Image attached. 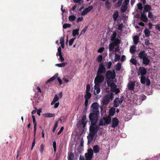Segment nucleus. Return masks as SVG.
Listing matches in <instances>:
<instances>
[{"label":"nucleus","mask_w":160,"mask_h":160,"mask_svg":"<svg viewBox=\"0 0 160 160\" xmlns=\"http://www.w3.org/2000/svg\"><path fill=\"white\" fill-rule=\"evenodd\" d=\"M76 38L75 37L74 38H71L69 41V45L70 46L72 45L74 40L76 39Z\"/></svg>","instance_id":"de8ad7c7"},{"label":"nucleus","mask_w":160,"mask_h":160,"mask_svg":"<svg viewBox=\"0 0 160 160\" xmlns=\"http://www.w3.org/2000/svg\"><path fill=\"white\" fill-rule=\"evenodd\" d=\"M91 94L89 92H86V94L85 95V99H89L91 97Z\"/></svg>","instance_id":"e433bc0d"},{"label":"nucleus","mask_w":160,"mask_h":160,"mask_svg":"<svg viewBox=\"0 0 160 160\" xmlns=\"http://www.w3.org/2000/svg\"><path fill=\"white\" fill-rule=\"evenodd\" d=\"M104 79V75L97 74V76L94 79V83L95 84L100 85L101 83L103 81Z\"/></svg>","instance_id":"423d86ee"},{"label":"nucleus","mask_w":160,"mask_h":160,"mask_svg":"<svg viewBox=\"0 0 160 160\" xmlns=\"http://www.w3.org/2000/svg\"><path fill=\"white\" fill-rule=\"evenodd\" d=\"M113 42L112 43L113 45L115 46H117L119 45L120 43V41L118 38H117L113 41H112Z\"/></svg>","instance_id":"412c9836"},{"label":"nucleus","mask_w":160,"mask_h":160,"mask_svg":"<svg viewBox=\"0 0 160 160\" xmlns=\"http://www.w3.org/2000/svg\"><path fill=\"white\" fill-rule=\"evenodd\" d=\"M123 25L122 23H121L120 24L118 27V29L119 30H122L123 28Z\"/></svg>","instance_id":"680f3d73"},{"label":"nucleus","mask_w":160,"mask_h":160,"mask_svg":"<svg viewBox=\"0 0 160 160\" xmlns=\"http://www.w3.org/2000/svg\"><path fill=\"white\" fill-rule=\"evenodd\" d=\"M144 32L146 36L148 37L150 35V32L148 29H145L144 30Z\"/></svg>","instance_id":"f704fd0d"},{"label":"nucleus","mask_w":160,"mask_h":160,"mask_svg":"<svg viewBox=\"0 0 160 160\" xmlns=\"http://www.w3.org/2000/svg\"><path fill=\"white\" fill-rule=\"evenodd\" d=\"M142 63L146 65H148L150 62V60L148 57V56L142 59Z\"/></svg>","instance_id":"6ab92c4d"},{"label":"nucleus","mask_w":160,"mask_h":160,"mask_svg":"<svg viewBox=\"0 0 160 160\" xmlns=\"http://www.w3.org/2000/svg\"><path fill=\"white\" fill-rule=\"evenodd\" d=\"M74 157V156L72 153H71L68 155V160H73Z\"/></svg>","instance_id":"49530a36"},{"label":"nucleus","mask_w":160,"mask_h":160,"mask_svg":"<svg viewBox=\"0 0 160 160\" xmlns=\"http://www.w3.org/2000/svg\"><path fill=\"white\" fill-rule=\"evenodd\" d=\"M141 82L142 84H145L147 86H149L150 84V81L148 78L145 76H142L141 77Z\"/></svg>","instance_id":"6e6552de"},{"label":"nucleus","mask_w":160,"mask_h":160,"mask_svg":"<svg viewBox=\"0 0 160 160\" xmlns=\"http://www.w3.org/2000/svg\"><path fill=\"white\" fill-rule=\"evenodd\" d=\"M106 76L107 78V82L108 86L110 87L111 91L112 92H115L116 94L119 93L120 90L117 88V85L113 82L115 77V73L112 72L111 71H108L106 73Z\"/></svg>","instance_id":"f257e3e1"},{"label":"nucleus","mask_w":160,"mask_h":160,"mask_svg":"<svg viewBox=\"0 0 160 160\" xmlns=\"http://www.w3.org/2000/svg\"><path fill=\"white\" fill-rule=\"evenodd\" d=\"M102 55H99L97 58V61L99 62H100L102 61Z\"/></svg>","instance_id":"3c124183"},{"label":"nucleus","mask_w":160,"mask_h":160,"mask_svg":"<svg viewBox=\"0 0 160 160\" xmlns=\"http://www.w3.org/2000/svg\"><path fill=\"white\" fill-rule=\"evenodd\" d=\"M148 16L149 18L152 19L153 18V15L152 12H149Z\"/></svg>","instance_id":"bf43d9fd"},{"label":"nucleus","mask_w":160,"mask_h":160,"mask_svg":"<svg viewBox=\"0 0 160 160\" xmlns=\"http://www.w3.org/2000/svg\"><path fill=\"white\" fill-rule=\"evenodd\" d=\"M110 96L109 94L106 95L103 97L102 102L104 104H107L109 103Z\"/></svg>","instance_id":"ddd939ff"},{"label":"nucleus","mask_w":160,"mask_h":160,"mask_svg":"<svg viewBox=\"0 0 160 160\" xmlns=\"http://www.w3.org/2000/svg\"><path fill=\"white\" fill-rule=\"evenodd\" d=\"M115 69L116 71H120L121 67V64L119 62L118 63L115 65Z\"/></svg>","instance_id":"2f4dec72"},{"label":"nucleus","mask_w":160,"mask_h":160,"mask_svg":"<svg viewBox=\"0 0 160 160\" xmlns=\"http://www.w3.org/2000/svg\"><path fill=\"white\" fill-rule=\"evenodd\" d=\"M93 8L92 6H90L84 10L82 12L81 15L82 16H84L87 13L91 11Z\"/></svg>","instance_id":"2eb2a0df"},{"label":"nucleus","mask_w":160,"mask_h":160,"mask_svg":"<svg viewBox=\"0 0 160 160\" xmlns=\"http://www.w3.org/2000/svg\"><path fill=\"white\" fill-rule=\"evenodd\" d=\"M100 85L99 84H95L93 91L94 94L95 95L99 94L100 92L101 89L100 88ZM92 90H93V89H92Z\"/></svg>","instance_id":"9b49d317"},{"label":"nucleus","mask_w":160,"mask_h":160,"mask_svg":"<svg viewBox=\"0 0 160 160\" xmlns=\"http://www.w3.org/2000/svg\"><path fill=\"white\" fill-rule=\"evenodd\" d=\"M67 64L66 62H64L56 64L55 66L59 67H65Z\"/></svg>","instance_id":"473e14b6"},{"label":"nucleus","mask_w":160,"mask_h":160,"mask_svg":"<svg viewBox=\"0 0 160 160\" xmlns=\"http://www.w3.org/2000/svg\"><path fill=\"white\" fill-rule=\"evenodd\" d=\"M145 43L146 45H148L149 44V40L148 39H146L145 40Z\"/></svg>","instance_id":"774afa93"},{"label":"nucleus","mask_w":160,"mask_h":160,"mask_svg":"<svg viewBox=\"0 0 160 160\" xmlns=\"http://www.w3.org/2000/svg\"><path fill=\"white\" fill-rule=\"evenodd\" d=\"M44 150V146L43 144H42L40 146V152L41 153H42Z\"/></svg>","instance_id":"5fc2aeb1"},{"label":"nucleus","mask_w":160,"mask_h":160,"mask_svg":"<svg viewBox=\"0 0 160 160\" xmlns=\"http://www.w3.org/2000/svg\"><path fill=\"white\" fill-rule=\"evenodd\" d=\"M147 72L146 69L144 68L140 67L139 68L138 74V75H142L146 74Z\"/></svg>","instance_id":"4468645a"},{"label":"nucleus","mask_w":160,"mask_h":160,"mask_svg":"<svg viewBox=\"0 0 160 160\" xmlns=\"http://www.w3.org/2000/svg\"><path fill=\"white\" fill-rule=\"evenodd\" d=\"M58 96L57 94H55V96L53 99L51 103V105H53L55 104L54 107L55 108H57L59 105V102L58 101L59 99H61L62 97V92H61Z\"/></svg>","instance_id":"20e7f679"},{"label":"nucleus","mask_w":160,"mask_h":160,"mask_svg":"<svg viewBox=\"0 0 160 160\" xmlns=\"http://www.w3.org/2000/svg\"><path fill=\"white\" fill-rule=\"evenodd\" d=\"M86 116H84L81 120V123L83 125H85L86 123Z\"/></svg>","instance_id":"c9c22d12"},{"label":"nucleus","mask_w":160,"mask_h":160,"mask_svg":"<svg viewBox=\"0 0 160 160\" xmlns=\"http://www.w3.org/2000/svg\"><path fill=\"white\" fill-rule=\"evenodd\" d=\"M122 1V0H118V2L115 5V6L116 8L119 7L121 5Z\"/></svg>","instance_id":"58836bf2"},{"label":"nucleus","mask_w":160,"mask_h":160,"mask_svg":"<svg viewBox=\"0 0 160 160\" xmlns=\"http://www.w3.org/2000/svg\"><path fill=\"white\" fill-rule=\"evenodd\" d=\"M112 65V63L111 62H108L106 65V66L107 68L108 69H110Z\"/></svg>","instance_id":"603ef678"},{"label":"nucleus","mask_w":160,"mask_h":160,"mask_svg":"<svg viewBox=\"0 0 160 160\" xmlns=\"http://www.w3.org/2000/svg\"><path fill=\"white\" fill-rule=\"evenodd\" d=\"M83 19V17H79L77 19L76 22L77 23H78L79 22L81 21Z\"/></svg>","instance_id":"0e129e2a"},{"label":"nucleus","mask_w":160,"mask_h":160,"mask_svg":"<svg viewBox=\"0 0 160 160\" xmlns=\"http://www.w3.org/2000/svg\"><path fill=\"white\" fill-rule=\"evenodd\" d=\"M146 97L142 95L141 96L135 95L133 101L137 105H140L141 103V100L143 101L145 100Z\"/></svg>","instance_id":"39448f33"},{"label":"nucleus","mask_w":160,"mask_h":160,"mask_svg":"<svg viewBox=\"0 0 160 160\" xmlns=\"http://www.w3.org/2000/svg\"><path fill=\"white\" fill-rule=\"evenodd\" d=\"M64 129V127L62 126L61 127L60 130L58 132L57 134L58 135H59L62 131Z\"/></svg>","instance_id":"e2e57ef3"},{"label":"nucleus","mask_w":160,"mask_h":160,"mask_svg":"<svg viewBox=\"0 0 160 160\" xmlns=\"http://www.w3.org/2000/svg\"><path fill=\"white\" fill-rule=\"evenodd\" d=\"M104 50V48H100L98 49V52L101 53Z\"/></svg>","instance_id":"69168bd1"},{"label":"nucleus","mask_w":160,"mask_h":160,"mask_svg":"<svg viewBox=\"0 0 160 160\" xmlns=\"http://www.w3.org/2000/svg\"><path fill=\"white\" fill-rule=\"evenodd\" d=\"M134 83L132 81H130L128 84V89L131 90H133L134 89Z\"/></svg>","instance_id":"f3484780"},{"label":"nucleus","mask_w":160,"mask_h":160,"mask_svg":"<svg viewBox=\"0 0 160 160\" xmlns=\"http://www.w3.org/2000/svg\"><path fill=\"white\" fill-rule=\"evenodd\" d=\"M90 133L87 136L88 144L90 143L92 141L93 137L97 133L99 130V127L96 125V124H92L91 123V125L89 128Z\"/></svg>","instance_id":"7ed1b4c3"},{"label":"nucleus","mask_w":160,"mask_h":160,"mask_svg":"<svg viewBox=\"0 0 160 160\" xmlns=\"http://www.w3.org/2000/svg\"><path fill=\"white\" fill-rule=\"evenodd\" d=\"M71 27V24L69 23H65L63 25V28L66 29L67 28H70Z\"/></svg>","instance_id":"09e8293b"},{"label":"nucleus","mask_w":160,"mask_h":160,"mask_svg":"<svg viewBox=\"0 0 160 160\" xmlns=\"http://www.w3.org/2000/svg\"><path fill=\"white\" fill-rule=\"evenodd\" d=\"M93 152H94L95 153H98L100 151V148L98 145H95L93 147Z\"/></svg>","instance_id":"393cba45"},{"label":"nucleus","mask_w":160,"mask_h":160,"mask_svg":"<svg viewBox=\"0 0 160 160\" xmlns=\"http://www.w3.org/2000/svg\"><path fill=\"white\" fill-rule=\"evenodd\" d=\"M151 7L148 5H145L144 8V11H143V12H144H144H149L151 10Z\"/></svg>","instance_id":"bb28decb"},{"label":"nucleus","mask_w":160,"mask_h":160,"mask_svg":"<svg viewBox=\"0 0 160 160\" xmlns=\"http://www.w3.org/2000/svg\"><path fill=\"white\" fill-rule=\"evenodd\" d=\"M90 89V85L89 84H88V85H87V87H86V92H89Z\"/></svg>","instance_id":"6e6d98bb"},{"label":"nucleus","mask_w":160,"mask_h":160,"mask_svg":"<svg viewBox=\"0 0 160 160\" xmlns=\"http://www.w3.org/2000/svg\"><path fill=\"white\" fill-rule=\"evenodd\" d=\"M58 124L57 122L55 123L54 126L53 128V129L52 130L53 132H54L55 131L56 129L58 127Z\"/></svg>","instance_id":"13d9d810"},{"label":"nucleus","mask_w":160,"mask_h":160,"mask_svg":"<svg viewBox=\"0 0 160 160\" xmlns=\"http://www.w3.org/2000/svg\"><path fill=\"white\" fill-rule=\"evenodd\" d=\"M140 18L142 21L145 22H146L148 20L147 17L145 15L144 12H143L141 14Z\"/></svg>","instance_id":"aec40b11"},{"label":"nucleus","mask_w":160,"mask_h":160,"mask_svg":"<svg viewBox=\"0 0 160 160\" xmlns=\"http://www.w3.org/2000/svg\"><path fill=\"white\" fill-rule=\"evenodd\" d=\"M76 18V17L74 15L70 16L68 17L69 20L71 21H74Z\"/></svg>","instance_id":"ea45409f"},{"label":"nucleus","mask_w":160,"mask_h":160,"mask_svg":"<svg viewBox=\"0 0 160 160\" xmlns=\"http://www.w3.org/2000/svg\"><path fill=\"white\" fill-rule=\"evenodd\" d=\"M99 105L97 102L93 103L91 105L92 112L90 114L89 118L91 123L92 124H96L97 122L98 116L99 114Z\"/></svg>","instance_id":"f03ea898"},{"label":"nucleus","mask_w":160,"mask_h":160,"mask_svg":"<svg viewBox=\"0 0 160 160\" xmlns=\"http://www.w3.org/2000/svg\"><path fill=\"white\" fill-rule=\"evenodd\" d=\"M35 138H34L33 142L32 143V147H31V149L32 150L33 149V148L35 146Z\"/></svg>","instance_id":"052dcab7"},{"label":"nucleus","mask_w":160,"mask_h":160,"mask_svg":"<svg viewBox=\"0 0 160 160\" xmlns=\"http://www.w3.org/2000/svg\"><path fill=\"white\" fill-rule=\"evenodd\" d=\"M128 5L123 3L121 8V10L122 12H126L127 8Z\"/></svg>","instance_id":"5701e85b"},{"label":"nucleus","mask_w":160,"mask_h":160,"mask_svg":"<svg viewBox=\"0 0 160 160\" xmlns=\"http://www.w3.org/2000/svg\"><path fill=\"white\" fill-rule=\"evenodd\" d=\"M118 123V121L116 118H113L112 119V128H115L117 126Z\"/></svg>","instance_id":"dca6fc26"},{"label":"nucleus","mask_w":160,"mask_h":160,"mask_svg":"<svg viewBox=\"0 0 160 160\" xmlns=\"http://www.w3.org/2000/svg\"><path fill=\"white\" fill-rule=\"evenodd\" d=\"M55 115L54 114L51 113H47L45 114V116L46 117L51 118Z\"/></svg>","instance_id":"79ce46f5"},{"label":"nucleus","mask_w":160,"mask_h":160,"mask_svg":"<svg viewBox=\"0 0 160 160\" xmlns=\"http://www.w3.org/2000/svg\"><path fill=\"white\" fill-rule=\"evenodd\" d=\"M111 122V118L110 116L108 117H103L100 120L99 124L101 126L109 124Z\"/></svg>","instance_id":"0eeeda50"},{"label":"nucleus","mask_w":160,"mask_h":160,"mask_svg":"<svg viewBox=\"0 0 160 160\" xmlns=\"http://www.w3.org/2000/svg\"><path fill=\"white\" fill-rule=\"evenodd\" d=\"M106 72L105 67L102 63H101L99 66V67L97 74L102 75L104 76Z\"/></svg>","instance_id":"9d476101"},{"label":"nucleus","mask_w":160,"mask_h":160,"mask_svg":"<svg viewBox=\"0 0 160 160\" xmlns=\"http://www.w3.org/2000/svg\"><path fill=\"white\" fill-rule=\"evenodd\" d=\"M58 56L59 57V58H58V60H59L61 62H62L64 61V59L62 57V54H58Z\"/></svg>","instance_id":"c03bdc74"},{"label":"nucleus","mask_w":160,"mask_h":160,"mask_svg":"<svg viewBox=\"0 0 160 160\" xmlns=\"http://www.w3.org/2000/svg\"><path fill=\"white\" fill-rule=\"evenodd\" d=\"M105 5L106 6L107 8L108 9H109L111 8V4L108 1H107L105 2Z\"/></svg>","instance_id":"a18cd8bd"},{"label":"nucleus","mask_w":160,"mask_h":160,"mask_svg":"<svg viewBox=\"0 0 160 160\" xmlns=\"http://www.w3.org/2000/svg\"><path fill=\"white\" fill-rule=\"evenodd\" d=\"M58 73L56 74L53 77H52V78H50L49 79H48L46 82L47 83L49 82H51L53 81L54 80L56 79L58 77Z\"/></svg>","instance_id":"b1692460"},{"label":"nucleus","mask_w":160,"mask_h":160,"mask_svg":"<svg viewBox=\"0 0 160 160\" xmlns=\"http://www.w3.org/2000/svg\"><path fill=\"white\" fill-rule=\"evenodd\" d=\"M118 11L116 10L114 11L113 15V18L114 21H116L118 16Z\"/></svg>","instance_id":"4be33fe9"},{"label":"nucleus","mask_w":160,"mask_h":160,"mask_svg":"<svg viewBox=\"0 0 160 160\" xmlns=\"http://www.w3.org/2000/svg\"><path fill=\"white\" fill-rule=\"evenodd\" d=\"M120 59V56L118 54L115 53V58L114 60V61L115 62L119 61Z\"/></svg>","instance_id":"72a5a7b5"},{"label":"nucleus","mask_w":160,"mask_h":160,"mask_svg":"<svg viewBox=\"0 0 160 160\" xmlns=\"http://www.w3.org/2000/svg\"><path fill=\"white\" fill-rule=\"evenodd\" d=\"M123 100V98H122L119 99L118 98H116L114 101V107H118L120 104L122 102Z\"/></svg>","instance_id":"f8f14e48"},{"label":"nucleus","mask_w":160,"mask_h":160,"mask_svg":"<svg viewBox=\"0 0 160 160\" xmlns=\"http://www.w3.org/2000/svg\"><path fill=\"white\" fill-rule=\"evenodd\" d=\"M93 153V150L90 148L88 150V152L85 154V157L86 160H91Z\"/></svg>","instance_id":"1a4fd4ad"},{"label":"nucleus","mask_w":160,"mask_h":160,"mask_svg":"<svg viewBox=\"0 0 160 160\" xmlns=\"http://www.w3.org/2000/svg\"><path fill=\"white\" fill-rule=\"evenodd\" d=\"M130 62L132 63V64L136 66H137V64L138 63L137 61L134 58H132L130 60Z\"/></svg>","instance_id":"c85d7f7f"},{"label":"nucleus","mask_w":160,"mask_h":160,"mask_svg":"<svg viewBox=\"0 0 160 160\" xmlns=\"http://www.w3.org/2000/svg\"><path fill=\"white\" fill-rule=\"evenodd\" d=\"M88 28V27L87 26H85V27L82 29V31L79 36H80L82 34H84L86 32ZM79 36H79L78 37V38L79 37Z\"/></svg>","instance_id":"37998d69"},{"label":"nucleus","mask_w":160,"mask_h":160,"mask_svg":"<svg viewBox=\"0 0 160 160\" xmlns=\"http://www.w3.org/2000/svg\"><path fill=\"white\" fill-rule=\"evenodd\" d=\"M126 60V57L125 55H122V56L121 60L122 62H124Z\"/></svg>","instance_id":"338daca9"},{"label":"nucleus","mask_w":160,"mask_h":160,"mask_svg":"<svg viewBox=\"0 0 160 160\" xmlns=\"http://www.w3.org/2000/svg\"><path fill=\"white\" fill-rule=\"evenodd\" d=\"M32 117L33 119V122L34 124V126H37V122L35 121V118L34 116V115H32Z\"/></svg>","instance_id":"864d4df0"},{"label":"nucleus","mask_w":160,"mask_h":160,"mask_svg":"<svg viewBox=\"0 0 160 160\" xmlns=\"http://www.w3.org/2000/svg\"><path fill=\"white\" fill-rule=\"evenodd\" d=\"M62 54L61 47H59L58 49V52L57 53L56 55L58 56V55Z\"/></svg>","instance_id":"8fccbe9b"},{"label":"nucleus","mask_w":160,"mask_h":160,"mask_svg":"<svg viewBox=\"0 0 160 160\" xmlns=\"http://www.w3.org/2000/svg\"><path fill=\"white\" fill-rule=\"evenodd\" d=\"M117 34L116 32H114L112 34L111 36V41H113L114 40L116 39V36Z\"/></svg>","instance_id":"4c0bfd02"},{"label":"nucleus","mask_w":160,"mask_h":160,"mask_svg":"<svg viewBox=\"0 0 160 160\" xmlns=\"http://www.w3.org/2000/svg\"><path fill=\"white\" fill-rule=\"evenodd\" d=\"M115 113V109L113 108H111L109 111V115L113 116Z\"/></svg>","instance_id":"7c9ffc66"},{"label":"nucleus","mask_w":160,"mask_h":160,"mask_svg":"<svg viewBox=\"0 0 160 160\" xmlns=\"http://www.w3.org/2000/svg\"><path fill=\"white\" fill-rule=\"evenodd\" d=\"M139 38L137 36H134L133 38V43L137 45L138 42Z\"/></svg>","instance_id":"c756f323"},{"label":"nucleus","mask_w":160,"mask_h":160,"mask_svg":"<svg viewBox=\"0 0 160 160\" xmlns=\"http://www.w3.org/2000/svg\"><path fill=\"white\" fill-rule=\"evenodd\" d=\"M115 46H114L112 43H111L109 45V51H112L114 48V47Z\"/></svg>","instance_id":"a19ab883"},{"label":"nucleus","mask_w":160,"mask_h":160,"mask_svg":"<svg viewBox=\"0 0 160 160\" xmlns=\"http://www.w3.org/2000/svg\"><path fill=\"white\" fill-rule=\"evenodd\" d=\"M138 56L140 59H142L147 56V55L144 51H142L139 53Z\"/></svg>","instance_id":"a211bd4d"},{"label":"nucleus","mask_w":160,"mask_h":160,"mask_svg":"<svg viewBox=\"0 0 160 160\" xmlns=\"http://www.w3.org/2000/svg\"><path fill=\"white\" fill-rule=\"evenodd\" d=\"M79 30V28H77L72 30V35L73 36L75 37L77 35H78Z\"/></svg>","instance_id":"a878e982"},{"label":"nucleus","mask_w":160,"mask_h":160,"mask_svg":"<svg viewBox=\"0 0 160 160\" xmlns=\"http://www.w3.org/2000/svg\"><path fill=\"white\" fill-rule=\"evenodd\" d=\"M136 51V47L135 46H132L130 49V52L132 54H134L135 53Z\"/></svg>","instance_id":"cd10ccee"},{"label":"nucleus","mask_w":160,"mask_h":160,"mask_svg":"<svg viewBox=\"0 0 160 160\" xmlns=\"http://www.w3.org/2000/svg\"><path fill=\"white\" fill-rule=\"evenodd\" d=\"M138 7V9L141 10L142 8L143 7L142 6V4L141 3H139L137 5Z\"/></svg>","instance_id":"4d7b16f0"}]
</instances>
